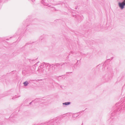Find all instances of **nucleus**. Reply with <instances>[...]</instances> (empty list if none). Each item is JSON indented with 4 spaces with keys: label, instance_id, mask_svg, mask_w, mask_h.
<instances>
[{
    "label": "nucleus",
    "instance_id": "9b49d317",
    "mask_svg": "<svg viewBox=\"0 0 125 125\" xmlns=\"http://www.w3.org/2000/svg\"><path fill=\"white\" fill-rule=\"evenodd\" d=\"M0 124L1 125H3L4 123V122H0Z\"/></svg>",
    "mask_w": 125,
    "mask_h": 125
},
{
    "label": "nucleus",
    "instance_id": "f8f14e48",
    "mask_svg": "<svg viewBox=\"0 0 125 125\" xmlns=\"http://www.w3.org/2000/svg\"><path fill=\"white\" fill-rule=\"evenodd\" d=\"M42 79H40V80H39V79H38V80H37L36 81H37V82H40V81H42Z\"/></svg>",
    "mask_w": 125,
    "mask_h": 125
},
{
    "label": "nucleus",
    "instance_id": "f03ea898",
    "mask_svg": "<svg viewBox=\"0 0 125 125\" xmlns=\"http://www.w3.org/2000/svg\"><path fill=\"white\" fill-rule=\"evenodd\" d=\"M50 123L48 124L47 125H57L58 124V120L56 118L50 120Z\"/></svg>",
    "mask_w": 125,
    "mask_h": 125
},
{
    "label": "nucleus",
    "instance_id": "20e7f679",
    "mask_svg": "<svg viewBox=\"0 0 125 125\" xmlns=\"http://www.w3.org/2000/svg\"><path fill=\"white\" fill-rule=\"evenodd\" d=\"M118 5L121 9H123L124 8V6L125 5V0L122 2H119Z\"/></svg>",
    "mask_w": 125,
    "mask_h": 125
},
{
    "label": "nucleus",
    "instance_id": "9d476101",
    "mask_svg": "<svg viewBox=\"0 0 125 125\" xmlns=\"http://www.w3.org/2000/svg\"><path fill=\"white\" fill-rule=\"evenodd\" d=\"M65 76V75H61V76H58L56 77H58V78L61 77L62 78H65L66 77Z\"/></svg>",
    "mask_w": 125,
    "mask_h": 125
},
{
    "label": "nucleus",
    "instance_id": "dca6fc26",
    "mask_svg": "<svg viewBox=\"0 0 125 125\" xmlns=\"http://www.w3.org/2000/svg\"><path fill=\"white\" fill-rule=\"evenodd\" d=\"M13 98H13H13H12V99H13Z\"/></svg>",
    "mask_w": 125,
    "mask_h": 125
},
{
    "label": "nucleus",
    "instance_id": "7ed1b4c3",
    "mask_svg": "<svg viewBox=\"0 0 125 125\" xmlns=\"http://www.w3.org/2000/svg\"><path fill=\"white\" fill-rule=\"evenodd\" d=\"M37 71L40 73H43L45 74L44 72V69L43 67V66L42 65H41L38 68Z\"/></svg>",
    "mask_w": 125,
    "mask_h": 125
},
{
    "label": "nucleus",
    "instance_id": "6e6552de",
    "mask_svg": "<svg viewBox=\"0 0 125 125\" xmlns=\"http://www.w3.org/2000/svg\"><path fill=\"white\" fill-rule=\"evenodd\" d=\"M41 2H42V3H43V5H44L47 6H48V7H50V5H49L48 4H47V3H45V2L44 1L43 2V1H42Z\"/></svg>",
    "mask_w": 125,
    "mask_h": 125
},
{
    "label": "nucleus",
    "instance_id": "1a4fd4ad",
    "mask_svg": "<svg viewBox=\"0 0 125 125\" xmlns=\"http://www.w3.org/2000/svg\"><path fill=\"white\" fill-rule=\"evenodd\" d=\"M23 84L25 86H26L29 84V83L27 81H26L23 83Z\"/></svg>",
    "mask_w": 125,
    "mask_h": 125
},
{
    "label": "nucleus",
    "instance_id": "423d86ee",
    "mask_svg": "<svg viewBox=\"0 0 125 125\" xmlns=\"http://www.w3.org/2000/svg\"><path fill=\"white\" fill-rule=\"evenodd\" d=\"M71 103L70 102H65L63 103V105L64 106V105H68L70 104Z\"/></svg>",
    "mask_w": 125,
    "mask_h": 125
},
{
    "label": "nucleus",
    "instance_id": "4468645a",
    "mask_svg": "<svg viewBox=\"0 0 125 125\" xmlns=\"http://www.w3.org/2000/svg\"><path fill=\"white\" fill-rule=\"evenodd\" d=\"M38 63V62L37 63H36L35 65H34L33 66H36L37 65V64Z\"/></svg>",
    "mask_w": 125,
    "mask_h": 125
},
{
    "label": "nucleus",
    "instance_id": "a211bd4d",
    "mask_svg": "<svg viewBox=\"0 0 125 125\" xmlns=\"http://www.w3.org/2000/svg\"><path fill=\"white\" fill-rule=\"evenodd\" d=\"M36 100H38V99H37Z\"/></svg>",
    "mask_w": 125,
    "mask_h": 125
},
{
    "label": "nucleus",
    "instance_id": "0eeeda50",
    "mask_svg": "<svg viewBox=\"0 0 125 125\" xmlns=\"http://www.w3.org/2000/svg\"><path fill=\"white\" fill-rule=\"evenodd\" d=\"M69 64L68 63H63L61 65V67H63V66H68Z\"/></svg>",
    "mask_w": 125,
    "mask_h": 125
},
{
    "label": "nucleus",
    "instance_id": "f257e3e1",
    "mask_svg": "<svg viewBox=\"0 0 125 125\" xmlns=\"http://www.w3.org/2000/svg\"><path fill=\"white\" fill-rule=\"evenodd\" d=\"M31 69H24L22 71V73L24 75H30L33 72L31 71Z\"/></svg>",
    "mask_w": 125,
    "mask_h": 125
},
{
    "label": "nucleus",
    "instance_id": "39448f33",
    "mask_svg": "<svg viewBox=\"0 0 125 125\" xmlns=\"http://www.w3.org/2000/svg\"><path fill=\"white\" fill-rule=\"evenodd\" d=\"M60 66V65L59 64H56L55 65H54L53 66L52 68L53 69H55V68H56L57 67H59Z\"/></svg>",
    "mask_w": 125,
    "mask_h": 125
},
{
    "label": "nucleus",
    "instance_id": "2eb2a0df",
    "mask_svg": "<svg viewBox=\"0 0 125 125\" xmlns=\"http://www.w3.org/2000/svg\"><path fill=\"white\" fill-rule=\"evenodd\" d=\"M33 101H32L30 103H29V104H30H30H31V103H32V102Z\"/></svg>",
    "mask_w": 125,
    "mask_h": 125
},
{
    "label": "nucleus",
    "instance_id": "ddd939ff",
    "mask_svg": "<svg viewBox=\"0 0 125 125\" xmlns=\"http://www.w3.org/2000/svg\"><path fill=\"white\" fill-rule=\"evenodd\" d=\"M20 96H17L16 95H15V97H14V98H17V97H20Z\"/></svg>",
    "mask_w": 125,
    "mask_h": 125
},
{
    "label": "nucleus",
    "instance_id": "6ab92c4d",
    "mask_svg": "<svg viewBox=\"0 0 125 125\" xmlns=\"http://www.w3.org/2000/svg\"><path fill=\"white\" fill-rule=\"evenodd\" d=\"M44 1H45V0H44Z\"/></svg>",
    "mask_w": 125,
    "mask_h": 125
},
{
    "label": "nucleus",
    "instance_id": "f3484780",
    "mask_svg": "<svg viewBox=\"0 0 125 125\" xmlns=\"http://www.w3.org/2000/svg\"><path fill=\"white\" fill-rule=\"evenodd\" d=\"M13 72H15V71H13Z\"/></svg>",
    "mask_w": 125,
    "mask_h": 125
}]
</instances>
